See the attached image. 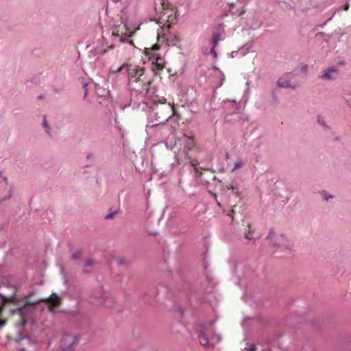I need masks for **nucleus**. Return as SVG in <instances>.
I'll use <instances>...</instances> for the list:
<instances>
[{"instance_id": "f257e3e1", "label": "nucleus", "mask_w": 351, "mask_h": 351, "mask_svg": "<svg viewBox=\"0 0 351 351\" xmlns=\"http://www.w3.org/2000/svg\"><path fill=\"white\" fill-rule=\"evenodd\" d=\"M112 73L118 72L128 74V86L129 89L142 97L151 98L154 93L151 88L150 81L145 76V69L139 66L124 63L116 69H111Z\"/></svg>"}, {"instance_id": "f03ea898", "label": "nucleus", "mask_w": 351, "mask_h": 351, "mask_svg": "<svg viewBox=\"0 0 351 351\" xmlns=\"http://www.w3.org/2000/svg\"><path fill=\"white\" fill-rule=\"evenodd\" d=\"M155 11L157 19L154 20L158 23L165 24L167 23H173L175 20V11L171 5L166 0H159L156 4Z\"/></svg>"}, {"instance_id": "7ed1b4c3", "label": "nucleus", "mask_w": 351, "mask_h": 351, "mask_svg": "<svg viewBox=\"0 0 351 351\" xmlns=\"http://www.w3.org/2000/svg\"><path fill=\"white\" fill-rule=\"evenodd\" d=\"M159 46L153 45L152 48H145V54L152 64V71L156 75L164 68L165 60L158 53Z\"/></svg>"}, {"instance_id": "20e7f679", "label": "nucleus", "mask_w": 351, "mask_h": 351, "mask_svg": "<svg viewBox=\"0 0 351 351\" xmlns=\"http://www.w3.org/2000/svg\"><path fill=\"white\" fill-rule=\"evenodd\" d=\"M132 35V32L128 31L126 24L123 21L112 27V36L113 37L114 42L119 41L133 45V41L130 39Z\"/></svg>"}, {"instance_id": "39448f33", "label": "nucleus", "mask_w": 351, "mask_h": 351, "mask_svg": "<svg viewBox=\"0 0 351 351\" xmlns=\"http://www.w3.org/2000/svg\"><path fill=\"white\" fill-rule=\"evenodd\" d=\"M14 350L12 351H36V341L29 336L23 335L14 339Z\"/></svg>"}, {"instance_id": "423d86ee", "label": "nucleus", "mask_w": 351, "mask_h": 351, "mask_svg": "<svg viewBox=\"0 0 351 351\" xmlns=\"http://www.w3.org/2000/svg\"><path fill=\"white\" fill-rule=\"evenodd\" d=\"M196 332L199 343L206 348H211L208 336V325L204 323H200L197 325Z\"/></svg>"}, {"instance_id": "0eeeda50", "label": "nucleus", "mask_w": 351, "mask_h": 351, "mask_svg": "<svg viewBox=\"0 0 351 351\" xmlns=\"http://www.w3.org/2000/svg\"><path fill=\"white\" fill-rule=\"evenodd\" d=\"M11 197V189L8 186V179L0 171V202L7 201Z\"/></svg>"}, {"instance_id": "6e6552de", "label": "nucleus", "mask_w": 351, "mask_h": 351, "mask_svg": "<svg viewBox=\"0 0 351 351\" xmlns=\"http://www.w3.org/2000/svg\"><path fill=\"white\" fill-rule=\"evenodd\" d=\"M44 300V298H40L35 301L25 300V304L23 306L12 310V313L14 314H19L20 316L23 317L25 315L30 313L33 311L34 306Z\"/></svg>"}, {"instance_id": "1a4fd4ad", "label": "nucleus", "mask_w": 351, "mask_h": 351, "mask_svg": "<svg viewBox=\"0 0 351 351\" xmlns=\"http://www.w3.org/2000/svg\"><path fill=\"white\" fill-rule=\"evenodd\" d=\"M293 77V74L291 72L285 73L281 75L277 80V86L280 88H290L295 90L298 85L297 84H292L291 80Z\"/></svg>"}, {"instance_id": "9d476101", "label": "nucleus", "mask_w": 351, "mask_h": 351, "mask_svg": "<svg viewBox=\"0 0 351 351\" xmlns=\"http://www.w3.org/2000/svg\"><path fill=\"white\" fill-rule=\"evenodd\" d=\"M76 341V337L73 334H64L60 341V347L63 351H70L72 350L74 343Z\"/></svg>"}, {"instance_id": "9b49d317", "label": "nucleus", "mask_w": 351, "mask_h": 351, "mask_svg": "<svg viewBox=\"0 0 351 351\" xmlns=\"http://www.w3.org/2000/svg\"><path fill=\"white\" fill-rule=\"evenodd\" d=\"M276 239L278 241L277 243L271 241L272 245L274 246H280L282 248H284L287 253L289 254L291 252L292 245L287 240L285 235L283 234H280L276 237Z\"/></svg>"}, {"instance_id": "f8f14e48", "label": "nucleus", "mask_w": 351, "mask_h": 351, "mask_svg": "<svg viewBox=\"0 0 351 351\" xmlns=\"http://www.w3.org/2000/svg\"><path fill=\"white\" fill-rule=\"evenodd\" d=\"M6 287L9 289L11 291L10 294H9L8 296L4 295L2 293H0V296L2 298L4 302H8V301H12L16 295V286L9 284V283H5L2 282L1 285H0V288Z\"/></svg>"}, {"instance_id": "ddd939ff", "label": "nucleus", "mask_w": 351, "mask_h": 351, "mask_svg": "<svg viewBox=\"0 0 351 351\" xmlns=\"http://www.w3.org/2000/svg\"><path fill=\"white\" fill-rule=\"evenodd\" d=\"M338 70L336 66H331L324 70V73L320 76L323 80H333L336 77Z\"/></svg>"}, {"instance_id": "4468645a", "label": "nucleus", "mask_w": 351, "mask_h": 351, "mask_svg": "<svg viewBox=\"0 0 351 351\" xmlns=\"http://www.w3.org/2000/svg\"><path fill=\"white\" fill-rule=\"evenodd\" d=\"M223 38L221 35L218 33H213L211 40L212 47L209 51L210 53H212L214 58L217 57V52L215 51V47L217 45L218 43Z\"/></svg>"}, {"instance_id": "2eb2a0df", "label": "nucleus", "mask_w": 351, "mask_h": 351, "mask_svg": "<svg viewBox=\"0 0 351 351\" xmlns=\"http://www.w3.org/2000/svg\"><path fill=\"white\" fill-rule=\"evenodd\" d=\"M114 2H120L123 5V8L125 9L127 7L136 8L138 4V0H114Z\"/></svg>"}, {"instance_id": "dca6fc26", "label": "nucleus", "mask_w": 351, "mask_h": 351, "mask_svg": "<svg viewBox=\"0 0 351 351\" xmlns=\"http://www.w3.org/2000/svg\"><path fill=\"white\" fill-rule=\"evenodd\" d=\"M166 42L169 46H176L180 43V38L177 36L169 34L166 37Z\"/></svg>"}, {"instance_id": "f3484780", "label": "nucleus", "mask_w": 351, "mask_h": 351, "mask_svg": "<svg viewBox=\"0 0 351 351\" xmlns=\"http://www.w3.org/2000/svg\"><path fill=\"white\" fill-rule=\"evenodd\" d=\"M245 164L246 161L243 160L241 158H237V160L234 163V166L231 171H234L235 170L243 167L244 165H245Z\"/></svg>"}, {"instance_id": "a211bd4d", "label": "nucleus", "mask_w": 351, "mask_h": 351, "mask_svg": "<svg viewBox=\"0 0 351 351\" xmlns=\"http://www.w3.org/2000/svg\"><path fill=\"white\" fill-rule=\"evenodd\" d=\"M96 93L100 97H107L110 94V91L108 90L103 88L99 86L96 88Z\"/></svg>"}, {"instance_id": "6ab92c4d", "label": "nucleus", "mask_w": 351, "mask_h": 351, "mask_svg": "<svg viewBox=\"0 0 351 351\" xmlns=\"http://www.w3.org/2000/svg\"><path fill=\"white\" fill-rule=\"evenodd\" d=\"M208 168H203V167H195L194 168V173L195 176L197 178L200 177L202 174V171H207L208 170Z\"/></svg>"}, {"instance_id": "aec40b11", "label": "nucleus", "mask_w": 351, "mask_h": 351, "mask_svg": "<svg viewBox=\"0 0 351 351\" xmlns=\"http://www.w3.org/2000/svg\"><path fill=\"white\" fill-rule=\"evenodd\" d=\"M45 300L43 301L50 300L51 302H56L58 300V295L56 293H53L49 298H43Z\"/></svg>"}, {"instance_id": "412c9836", "label": "nucleus", "mask_w": 351, "mask_h": 351, "mask_svg": "<svg viewBox=\"0 0 351 351\" xmlns=\"http://www.w3.org/2000/svg\"><path fill=\"white\" fill-rule=\"evenodd\" d=\"M112 47H113V45H111V46L108 47V49H101V50H95L94 53H95V55H104L107 51H108L110 49H112Z\"/></svg>"}, {"instance_id": "4be33fe9", "label": "nucleus", "mask_w": 351, "mask_h": 351, "mask_svg": "<svg viewBox=\"0 0 351 351\" xmlns=\"http://www.w3.org/2000/svg\"><path fill=\"white\" fill-rule=\"evenodd\" d=\"M199 162L197 159H189V164L191 167L195 168L198 167V165H199Z\"/></svg>"}, {"instance_id": "5701e85b", "label": "nucleus", "mask_w": 351, "mask_h": 351, "mask_svg": "<svg viewBox=\"0 0 351 351\" xmlns=\"http://www.w3.org/2000/svg\"><path fill=\"white\" fill-rule=\"evenodd\" d=\"M43 124L44 128H45V131H46L47 134H50V126L47 123L45 118L43 120Z\"/></svg>"}, {"instance_id": "b1692460", "label": "nucleus", "mask_w": 351, "mask_h": 351, "mask_svg": "<svg viewBox=\"0 0 351 351\" xmlns=\"http://www.w3.org/2000/svg\"><path fill=\"white\" fill-rule=\"evenodd\" d=\"M317 122L321 125H323L324 127H327L324 118L322 116H320V115L317 116Z\"/></svg>"}, {"instance_id": "393cba45", "label": "nucleus", "mask_w": 351, "mask_h": 351, "mask_svg": "<svg viewBox=\"0 0 351 351\" xmlns=\"http://www.w3.org/2000/svg\"><path fill=\"white\" fill-rule=\"evenodd\" d=\"M224 104L226 106H232L234 108H235V110H237V108H236L237 104L234 100L224 101Z\"/></svg>"}, {"instance_id": "a878e982", "label": "nucleus", "mask_w": 351, "mask_h": 351, "mask_svg": "<svg viewBox=\"0 0 351 351\" xmlns=\"http://www.w3.org/2000/svg\"><path fill=\"white\" fill-rule=\"evenodd\" d=\"M250 82L249 81L246 82V83H245L246 88L244 91V95H247V97L249 96V92H250Z\"/></svg>"}, {"instance_id": "bb28decb", "label": "nucleus", "mask_w": 351, "mask_h": 351, "mask_svg": "<svg viewBox=\"0 0 351 351\" xmlns=\"http://www.w3.org/2000/svg\"><path fill=\"white\" fill-rule=\"evenodd\" d=\"M166 108L169 110V112L171 113L173 115H177L176 111L173 110V107L169 104L166 106Z\"/></svg>"}, {"instance_id": "cd10ccee", "label": "nucleus", "mask_w": 351, "mask_h": 351, "mask_svg": "<svg viewBox=\"0 0 351 351\" xmlns=\"http://www.w3.org/2000/svg\"><path fill=\"white\" fill-rule=\"evenodd\" d=\"M170 117H171V114H169L167 117L164 118L162 120H161V121H160V123H159L153 124V125H152V126H150V127H151V128H154V127H156V126H157L158 125H159V124H160V123H165L166 121H168V119H169Z\"/></svg>"}, {"instance_id": "c85d7f7f", "label": "nucleus", "mask_w": 351, "mask_h": 351, "mask_svg": "<svg viewBox=\"0 0 351 351\" xmlns=\"http://www.w3.org/2000/svg\"><path fill=\"white\" fill-rule=\"evenodd\" d=\"M275 236V233L273 229H271L268 233V235L267 237V239H271Z\"/></svg>"}, {"instance_id": "c756f323", "label": "nucleus", "mask_w": 351, "mask_h": 351, "mask_svg": "<svg viewBox=\"0 0 351 351\" xmlns=\"http://www.w3.org/2000/svg\"><path fill=\"white\" fill-rule=\"evenodd\" d=\"M244 350L246 351H255L256 350V345L252 344L250 347L245 348Z\"/></svg>"}, {"instance_id": "7c9ffc66", "label": "nucleus", "mask_w": 351, "mask_h": 351, "mask_svg": "<svg viewBox=\"0 0 351 351\" xmlns=\"http://www.w3.org/2000/svg\"><path fill=\"white\" fill-rule=\"evenodd\" d=\"M210 194L213 197V198L215 199L218 206L221 207V204L217 200V196L216 193L210 191Z\"/></svg>"}, {"instance_id": "2f4dec72", "label": "nucleus", "mask_w": 351, "mask_h": 351, "mask_svg": "<svg viewBox=\"0 0 351 351\" xmlns=\"http://www.w3.org/2000/svg\"><path fill=\"white\" fill-rule=\"evenodd\" d=\"M81 252L78 251L72 254V257L73 259H78L80 257Z\"/></svg>"}, {"instance_id": "473e14b6", "label": "nucleus", "mask_w": 351, "mask_h": 351, "mask_svg": "<svg viewBox=\"0 0 351 351\" xmlns=\"http://www.w3.org/2000/svg\"><path fill=\"white\" fill-rule=\"evenodd\" d=\"M114 215H115V213H109V214H108V215L106 216L105 219H112V218H113V217L114 216Z\"/></svg>"}, {"instance_id": "72a5a7b5", "label": "nucleus", "mask_w": 351, "mask_h": 351, "mask_svg": "<svg viewBox=\"0 0 351 351\" xmlns=\"http://www.w3.org/2000/svg\"><path fill=\"white\" fill-rule=\"evenodd\" d=\"M93 265V261L91 259H88L86 261V266H91Z\"/></svg>"}, {"instance_id": "f704fd0d", "label": "nucleus", "mask_w": 351, "mask_h": 351, "mask_svg": "<svg viewBox=\"0 0 351 351\" xmlns=\"http://www.w3.org/2000/svg\"><path fill=\"white\" fill-rule=\"evenodd\" d=\"M276 346H278L280 350H283L282 348L280 347L278 341H277L276 342L274 341V342L272 343V345H271L272 347H274Z\"/></svg>"}, {"instance_id": "c9c22d12", "label": "nucleus", "mask_w": 351, "mask_h": 351, "mask_svg": "<svg viewBox=\"0 0 351 351\" xmlns=\"http://www.w3.org/2000/svg\"><path fill=\"white\" fill-rule=\"evenodd\" d=\"M34 295V292H30L29 295L25 298L26 301H30V298Z\"/></svg>"}, {"instance_id": "e433bc0d", "label": "nucleus", "mask_w": 351, "mask_h": 351, "mask_svg": "<svg viewBox=\"0 0 351 351\" xmlns=\"http://www.w3.org/2000/svg\"><path fill=\"white\" fill-rule=\"evenodd\" d=\"M283 3L285 4V6L287 9H291L292 8L291 5L287 2L283 1Z\"/></svg>"}, {"instance_id": "4c0bfd02", "label": "nucleus", "mask_w": 351, "mask_h": 351, "mask_svg": "<svg viewBox=\"0 0 351 351\" xmlns=\"http://www.w3.org/2000/svg\"><path fill=\"white\" fill-rule=\"evenodd\" d=\"M118 263L119 265H123L125 263V259L123 258H120L118 259Z\"/></svg>"}, {"instance_id": "58836bf2", "label": "nucleus", "mask_w": 351, "mask_h": 351, "mask_svg": "<svg viewBox=\"0 0 351 351\" xmlns=\"http://www.w3.org/2000/svg\"><path fill=\"white\" fill-rule=\"evenodd\" d=\"M238 51H232L230 53L232 58H234L236 55L238 53Z\"/></svg>"}, {"instance_id": "ea45409f", "label": "nucleus", "mask_w": 351, "mask_h": 351, "mask_svg": "<svg viewBox=\"0 0 351 351\" xmlns=\"http://www.w3.org/2000/svg\"><path fill=\"white\" fill-rule=\"evenodd\" d=\"M349 8H350V5H349V3H346V4L344 5V6H343V10H344L345 11H348V9H349Z\"/></svg>"}, {"instance_id": "a19ab883", "label": "nucleus", "mask_w": 351, "mask_h": 351, "mask_svg": "<svg viewBox=\"0 0 351 351\" xmlns=\"http://www.w3.org/2000/svg\"><path fill=\"white\" fill-rule=\"evenodd\" d=\"M5 320H0V328L5 325Z\"/></svg>"}, {"instance_id": "79ce46f5", "label": "nucleus", "mask_w": 351, "mask_h": 351, "mask_svg": "<svg viewBox=\"0 0 351 351\" xmlns=\"http://www.w3.org/2000/svg\"><path fill=\"white\" fill-rule=\"evenodd\" d=\"M164 143H165V145H166V147H167L168 149H172V148H173V145H168V143H167V142H166V141H165V142H164Z\"/></svg>"}, {"instance_id": "37998d69", "label": "nucleus", "mask_w": 351, "mask_h": 351, "mask_svg": "<svg viewBox=\"0 0 351 351\" xmlns=\"http://www.w3.org/2000/svg\"><path fill=\"white\" fill-rule=\"evenodd\" d=\"M216 337H217V343H219L221 341V335H217Z\"/></svg>"}, {"instance_id": "c03bdc74", "label": "nucleus", "mask_w": 351, "mask_h": 351, "mask_svg": "<svg viewBox=\"0 0 351 351\" xmlns=\"http://www.w3.org/2000/svg\"><path fill=\"white\" fill-rule=\"evenodd\" d=\"M332 195H328V196H325L324 197V199L328 201L329 199L332 198Z\"/></svg>"}, {"instance_id": "a18cd8bd", "label": "nucleus", "mask_w": 351, "mask_h": 351, "mask_svg": "<svg viewBox=\"0 0 351 351\" xmlns=\"http://www.w3.org/2000/svg\"><path fill=\"white\" fill-rule=\"evenodd\" d=\"M233 213H234V210H232L230 211V213H229V214H228V215H229L230 217H232V219L233 218V217H232V215H233Z\"/></svg>"}, {"instance_id": "49530a36", "label": "nucleus", "mask_w": 351, "mask_h": 351, "mask_svg": "<svg viewBox=\"0 0 351 351\" xmlns=\"http://www.w3.org/2000/svg\"><path fill=\"white\" fill-rule=\"evenodd\" d=\"M226 159H229V158H230V154H229V153H228V152H226Z\"/></svg>"}, {"instance_id": "de8ad7c7", "label": "nucleus", "mask_w": 351, "mask_h": 351, "mask_svg": "<svg viewBox=\"0 0 351 351\" xmlns=\"http://www.w3.org/2000/svg\"><path fill=\"white\" fill-rule=\"evenodd\" d=\"M25 323H26L25 319H24L23 318H22V324H23V325H25Z\"/></svg>"}, {"instance_id": "09e8293b", "label": "nucleus", "mask_w": 351, "mask_h": 351, "mask_svg": "<svg viewBox=\"0 0 351 351\" xmlns=\"http://www.w3.org/2000/svg\"><path fill=\"white\" fill-rule=\"evenodd\" d=\"M245 238H247L248 239H253L252 237H250L248 235H245Z\"/></svg>"}, {"instance_id": "8fccbe9b", "label": "nucleus", "mask_w": 351, "mask_h": 351, "mask_svg": "<svg viewBox=\"0 0 351 351\" xmlns=\"http://www.w3.org/2000/svg\"><path fill=\"white\" fill-rule=\"evenodd\" d=\"M86 96H87V90H86L85 93H84V97H86Z\"/></svg>"}, {"instance_id": "3c124183", "label": "nucleus", "mask_w": 351, "mask_h": 351, "mask_svg": "<svg viewBox=\"0 0 351 351\" xmlns=\"http://www.w3.org/2000/svg\"><path fill=\"white\" fill-rule=\"evenodd\" d=\"M99 293H103L102 288H100V289H99Z\"/></svg>"}, {"instance_id": "603ef678", "label": "nucleus", "mask_w": 351, "mask_h": 351, "mask_svg": "<svg viewBox=\"0 0 351 351\" xmlns=\"http://www.w3.org/2000/svg\"><path fill=\"white\" fill-rule=\"evenodd\" d=\"M303 69H304V71L306 69V65L303 66Z\"/></svg>"}, {"instance_id": "864d4df0", "label": "nucleus", "mask_w": 351, "mask_h": 351, "mask_svg": "<svg viewBox=\"0 0 351 351\" xmlns=\"http://www.w3.org/2000/svg\"><path fill=\"white\" fill-rule=\"evenodd\" d=\"M230 6H231V7H233V6H234V3H231V4H230Z\"/></svg>"}]
</instances>
